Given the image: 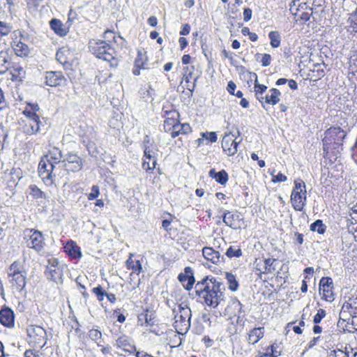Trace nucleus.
Instances as JSON below:
<instances>
[{"label": "nucleus", "instance_id": "obj_58", "mask_svg": "<svg viewBox=\"0 0 357 357\" xmlns=\"http://www.w3.org/2000/svg\"><path fill=\"white\" fill-rule=\"evenodd\" d=\"M103 38L107 40L105 41L108 43L109 42L110 38H113L114 42H116V36H114V32L110 30H107L105 31Z\"/></svg>", "mask_w": 357, "mask_h": 357}, {"label": "nucleus", "instance_id": "obj_48", "mask_svg": "<svg viewBox=\"0 0 357 357\" xmlns=\"http://www.w3.org/2000/svg\"><path fill=\"white\" fill-rule=\"evenodd\" d=\"M326 316V311L320 308L313 318V322L316 324L321 322L322 319Z\"/></svg>", "mask_w": 357, "mask_h": 357}, {"label": "nucleus", "instance_id": "obj_22", "mask_svg": "<svg viewBox=\"0 0 357 357\" xmlns=\"http://www.w3.org/2000/svg\"><path fill=\"white\" fill-rule=\"evenodd\" d=\"M242 311V304L236 298H231L228 306L225 308V313L233 314L240 317Z\"/></svg>", "mask_w": 357, "mask_h": 357}, {"label": "nucleus", "instance_id": "obj_50", "mask_svg": "<svg viewBox=\"0 0 357 357\" xmlns=\"http://www.w3.org/2000/svg\"><path fill=\"white\" fill-rule=\"evenodd\" d=\"M317 72V79H321L325 75L324 69L322 67V66L319 63H317L314 65V68L313 69L312 72Z\"/></svg>", "mask_w": 357, "mask_h": 357}, {"label": "nucleus", "instance_id": "obj_3", "mask_svg": "<svg viewBox=\"0 0 357 357\" xmlns=\"http://www.w3.org/2000/svg\"><path fill=\"white\" fill-rule=\"evenodd\" d=\"M347 135V131L340 127L331 126L328 128L324 132V137L322 139L324 151L328 153V146L332 143L334 144V148L342 146Z\"/></svg>", "mask_w": 357, "mask_h": 357}, {"label": "nucleus", "instance_id": "obj_24", "mask_svg": "<svg viewBox=\"0 0 357 357\" xmlns=\"http://www.w3.org/2000/svg\"><path fill=\"white\" fill-rule=\"evenodd\" d=\"M13 47L15 54L19 56H26L30 52L28 45L22 40L14 41Z\"/></svg>", "mask_w": 357, "mask_h": 357}, {"label": "nucleus", "instance_id": "obj_40", "mask_svg": "<svg viewBox=\"0 0 357 357\" xmlns=\"http://www.w3.org/2000/svg\"><path fill=\"white\" fill-rule=\"evenodd\" d=\"M42 122L38 119V121H33L30 123L29 128H27V133L32 135L38 132L40 130V126Z\"/></svg>", "mask_w": 357, "mask_h": 357}, {"label": "nucleus", "instance_id": "obj_16", "mask_svg": "<svg viewBox=\"0 0 357 357\" xmlns=\"http://www.w3.org/2000/svg\"><path fill=\"white\" fill-rule=\"evenodd\" d=\"M202 254L206 260L211 261L213 264H218L221 261H224L225 259L223 256H220L218 251L213 250L211 247H204L202 249Z\"/></svg>", "mask_w": 357, "mask_h": 357}, {"label": "nucleus", "instance_id": "obj_54", "mask_svg": "<svg viewBox=\"0 0 357 357\" xmlns=\"http://www.w3.org/2000/svg\"><path fill=\"white\" fill-rule=\"evenodd\" d=\"M256 76L257 75L255 74ZM267 89V86L264 84H260L257 82V77H256L255 84V91L259 92L264 93Z\"/></svg>", "mask_w": 357, "mask_h": 357}, {"label": "nucleus", "instance_id": "obj_30", "mask_svg": "<svg viewBox=\"0 0 357 357\" xmlns=\"http://www.w3.org/2000/svg\"><path fill=\"white\" fill-rule=\"evenodd\" d=\"M66 252L72 257L77 259L82 257V252L80 248L76 245V243L72 242L65 246Z\"/></svg>", "mask_w": 357, "mask_h": 357}, {"label": "nucleus", "instance_id": "obj_11", "mask_svg": "<svg viewBox=\"0 0 357 357\" xmlns=\"http://www.w3.org/2000/svg\"><path fill=\"white\" fill-rule=\"evenodd\" d=\"M236 137L231 132L225 133L222 140V148L224 152L231 156L238 151V146L241 142L236 141Z\"/></svg>", "mask_w": 357, "mask_h": 357}, {"label": "nucleus", "instance_id": "obj_12", "mask_svg": "<svg viewBox=\"0 0 357 357\" xmlns=\"http://www.w3.org/2000/svg\"><path fill=\"white\" fill-rule=\"evenodd\" d=\"M333 283L329 277H323L319 282V292L322 291V298L326 301L332 302L334 300L333 292Z\"/></svg>", "mask_w": 357, "mask_h": 357}, {"label": "nucleus", "instance_id": "obj_19", "mask_svg": "<svg viewBox=\"0 0 357 357\" xmlns=\"http://www.w3.org/2000/svg\"><path fill=\"white\" fill-rule=\"evenodd\" d=\"M26 272H24L15 276L9 277L13 288L18 292L22 291L26 285Z\"/></svg>", "mask_w": 357, "mask_h": 357}, {"label": "nucleus", "instance_id": "obj_2", "mask_svg": "<svg viewBox=\"0 0 357 357\" xmlns=\"http://www.w3.org/2000/svg\"><path fill=\"white\" fill-rule=\"evenodd\" d=\"M89 48L97 58L109 62L112 67L117 66L116 52L105 40L92 39L89 43Z\"/></svg>", "mask_w": 357, "mask_h": 357}, {"label": "nucleus", "instance_id": "obj_4", "mask_svg": "<svg viewBox=\"0 0 357 357\" xmlns=\"http://www.w3.org/2000/svg\"><path fill=\"white\" fill-rule=\"evenodd\" d=\"M175 329L178 331H187L190 326V320L191 318V310L186 305L183 306L182 304L178 305V310L174 309Z\"/></svg>", "mask_w": 357, "mask_h": 357}, {"label": "nucleus", "instance_id": "obj_62", "mask_svg": "<svg viewBox=\"0 0 357 357\" xmlns=\"http://www.w3.org/2000/svg\"><path fill=\"white\" fill-rule=\"evenodd\" d=\"M311 15H312V12L311 13L303 12L300 15L299 20H302L303 22H307L310 20Z\"/></svg>", "mask_w": 357, "mask_h": 357}, {"label": "nucleus", "instance_id": "obj_55", "mask_svg": "<svg viewBox=\"0 0 357 357\" xmlns=\"http://www.w3.org/2000/svg\"><path fill=\"white\" fill-rule=\"evenodd\" d=\"M287 179V176L280 172H279L277 175H273L272 177V181L273 183L284 182L286 181Z\"/></svg>", "mask_w": 357, "mask_h": 357}, {"label": "nucleus", "instance_id": "obj_14", "mask_svg": "<svg viewBox=\"0 0 357 357\" xmlns=\"http://www.w3.org/2000/svg\"><path fill=\"white\" fill-rule=\"evenodd\" d=\"M115 345L130 354L136 351V347L133 344L132 339L125 335H121L116 339Z\"/></svg>", "mask_w": 357, "mask_h": 357}, {"label": "nucleus", "instance_id": "obj_43", "mask_svg": "<svg viewBox=\"0 0 357 357\" xmlns=\"http://www.w3.org/2000/svg\"><path fill=\"white\" fill-rule=\"evenodd\" d=\"M295 186L292 190L291 193H295L296 192L307 193L306 191V185L303 181L301 179H297L294 181Z\"/></svg>", "mask_w": 357, "mask_h": 357}, {"label": "nucleus", "instance_id": "obj_57", "mask_svg": "<svg viewBox=\"0 0 357 357\" xmlns=\"http://www.w3.org/2000/svg\"><path fill=\"white\" fill-rule=\"evenodd\" d=\"M271 56L268 54H264L262 56L261 62L263 66H268L271 64Z\"/></svg>", "mask_w": 357, "mask_h": 357}, {"label": "nucleus", "instance_id": "obj_41", "mask_svg": "<svg viewBox=\"0 0 357 357\" xmlns=\"http://www.w3.org/2000/svg\"><path fill=\"white\" fill-rule=\"evenodd\" d=\"M275 261V259L268 258L264 260V273H272L275 271V267L273 263Z\"/></svg>", "mask_w": 357, "mask_h": 357}, {"label": "nucleus", "instance_id": "obj_44", "mask_svg": "<svg viewBox=\"0 0 357 357\" xmlns=\"http://www.w3.org/2000/svg\"><path fill=\"white\" fill-rule=\"evenodd\" d=\"M226 255L229 258L239 257L242 255V251L240 248H235L233 246H230L227 250Z\"/></svg>", "mask_w": 357, "mask_h": 357}, {"label": "nucleus", "instance_id": "obj_49", "mask_svg": "<svg viewBox=\"0 0 357 357\" xmlns=\"http://www.w3.org/2000/svg\"><path fill=\"white\" fill-rule=\"evenodd\" d=\"M202 137L208 139L211 142H215L218 139L216 132H202Z\"/></svg>", "mask_w": 357, "mask_h": 357}, {"label": "nucleus", "instance_id": "obj_46", "mask_svg": "<svg viewBox=\"0 0 357 357\" xmlns=\"http://www.w3.org/2000/svg\"><path fill=\"white\" fill-rule=\"evenodd\" d=\"M88 335L89 338L93 341L100 340L102 337V333L98 329H91L89 331Z\"/></svg>", "mask_w": 357, "mask_h": 357}, {"label": "nucleus", "instance_id": "obj_26", "mask_svg": "<svg viewBox=\"0 0 357 357\" xmlns=\"http://www.w3.org/2000/svg\"><path fill=\"white\" fill-rule=\"evenodd\" d=\"M50 27L59 36H65L68 31L64 28L63 23L57 19H52L50 22Z\"/></svg>", "mask_w": 357, "mask_h": 357}, {"label": "nucleus", "instance_id": "obj_35", "mask_svg": "<svg viewBox=\"0 0 357 357\" xmlns=\"http://www.w3.org/2000/svg\"><path fill=\"white\" fill-rule=\"evenodd\" d=\"M268 37L271 40V45L274 47H278L280 45V35L278 31H272L268 33Z\"/></svg>", "mask_w": 357, "mask_h": 357}, {"label": "nucleus", "instance_id": "obj_63", "mask_svg": "<svg viewBox=\"0 0 357 357\" xmlns=\"http://www.w3.org/2000/svg\"><path fill=\"white\" fill-rule=\"evenodd\" d=\"M24 357H40L38 352H36L33 350L29 349L24 352Z\"/></svg>", "mask_w": 357, "mask_h": 357}, {"label": "nucleus", "instance_id": "obj_38", "mask_svg": "<svg viewBox=\"0 0 357 357\" xmlns=\"http://www.w3.org/2000/svg\"><path fill=\"white\" fill-rule=\"evenodd\" d=\"M12 30V26L9 23L0 21V43L4 36H8Z\"/></svg>", "mask_w": 357, "mask_h": 357}, {"label": "nucleus", "instance_id": "obj_28", "mask_svg": "<svg viewBox=\"0 0 357 357\" xmlns=\"http://www.w3.org/2000/svg\"><path fill=\"white\" fill-rule=\"evenodd\" d=\"M10 57L7 52H0V75L4 74L10 68Z\"/></svg>", "mask_w": 357, "mask_h": 357}, {"label": "nucleus", "instance_id": "obj_10", "mask_svg": "<svg viewBox=\"0 0 357 357\" xmlns=\"http://www.w3.org/2000/svg\"><path fill=\"white\" fill-rule=\"evenodd\" d=\"M61 164L68 172H77L82 168V159L73 153H68L62 160Z\"/></svg>", "mask_w": 357, "mask_h": 357}, {"label": "nucleus", "instance_id": "obj_37", "mask_svg": "<svg viewBox=\"0 0 357 357\" xmlns=\"http://www.w3.org/2000/svg\"><path fill=\"white\" fill-rule=\"evenodd\" d=\"M326 225L323 223L322 220H317L310 225V230L312 231H317L319 234H323L326 231Z\"/></svg>", "mask_w": 357, "mask_h": 357}, {"label": "nucleus", "instance_id": "obj_60", "mask_svg": "<svg viewBox=\"0 0 357 357\" xmlns=\"http://www.w3.org/2000/svg\"><path fill=\"white\" fill-rule=\"evenodd\" d=\"M97 345H98V347H101L100 351L102 354L107 355V354H109L111 353L112 347L110 345L107 344V346L104 347L99 342H97Z\"/></svg>", "mask_w": 357, "mask_h": 357}, {"label": "nucleus", "instance_id": "obj_45", "mask_svg": "<svg viewBox=\"0 0 357 357\" xmlns=\"http://www.w3.org/2000/svg\"><path fill=\"white\" fill-rule=\"evenodd\" d=\"M92 292L96 296L97 299L99 301H102L106 294V291L103 289L102 286L98 285L96 287L93 288Z\"/></svg>", "mask_w": 357, "mask_h": 357}, {"label": "nucleus", "instance_id": "obj_39", "mask_svg": "<svg viewBox=\"0 0 357 357\" xmlns=\"http://www.w3.org/2000/svg\"><path fill=\"white\" fill-rule=\"evenodd\" d=\"M226 279L229 283V289L233 291H236L238 287V283L236 280V277L230 273H227Z\"/></svg>", "mask_w": 357, "mask_h": 357}, {"label": "nucleus", "instance_id": "obj_36", "mask_svg": "<svg viewBox=\"0 0 357 357\" xmlns=\"http://www.w3.org/2000/svg\"><path fill=\"white\" fill-rule=\"evenodd\" d=\"M278 347L279 345L276 343L271 344L267 348L266 353L261 356V357H278L280 355V351L277 350Z\"/></svg>", "mask_w": 357, "mask_h": 357}, {"label": "nucleus", "instance_id": "obj_61", "mask_svg": "<svg viewBox=\"0 0 357 357\" xmlns=\"http://www.w3.org/2000/svg\"><path fill=\"white\" fill-rule=\"evenodd\" d=\"M236 84L233 82V81H229L228 82V84H227V91L230 93V94H232V95H234V91L236 89Z\"/></svg>", "mask_w": 357, "mask_h": 357}, {"label": "nucleus", "instance_id": "obj_42", "mask_svg": "<svg viewBox=\"0 0 357 357\" xmlns=\"http://www.w3.org/2000/svg\"><path fill=\"white\" fill-rule=\"evenodd\" d=\"M146 61L147 59L145 54H143L141 52H138L137 57L135 61V66L140 67L142 69L146 68Z\"/></svg>", "mask_w": 357, "mask_h": 357}, {"label": "nucleus", "instance_id": "obj_9", "mask_svg": "<svg viewBox=\"0 0 357 357\" xmlns=\"http://www.w3.org/2000/svg\"><path fill=\"white\" fill-rule=\"evenodd\" d=\"M158 150L151 146H146L144 148V159L142 168L146 172H151L157 164Z\"/></svg>", "mask_w": 357, "mask_h": 357}, {"label": "nucleus", "instance_id": "obj_59", "mask_svg": "<svg viewBox=\"0 0 357 357\" xmlns=\"http://www.w3.org/2000/svg\"><path fill=\"white\" fill-rule=\"evenodd\" d=\"M252 11L250 8H246L243 10V20L245 22H248L251 20Z\"/></svg>", "mask_w": 357, "mask_h": 357}, {"label": "nucleus", "instance_id": "obj_53", "mask_svg": "<svg viewBox=\"0 0 357 357\" xmlns=\"http://www.w3.org/2000/svg\"><path fill=\"white\" fill-rule=\"evenodd\" d=\"M23 113L30 119L31 121H36L40 119L39 116L36 112H33L32 111L25 109Z\"/></svg>", "mask_w": 357, "mask_h": 357}, {"label": "nucleus", "instance_id": "obj_25", "mask_svg": "<svg viewBox=\"0 0 357 357\" xmlns=\"http://www.w3.org/2000/svg\"><path fill=\"white\" fill-rule=\"evenodd\" d=\"M263 330V327H258L252 329L248 334V342L253 344L257 343L264 337Z\"/></svg>", "mask_w": 357, "mask_h": 357}, {"label": "nucleus", "instance_id": "obj_64", "mask_svg": "<svg viewBox=\"0 0 357 357\" xmlns=\"http://www.w3.org/2000/svg\"><path fill=\"white\" fill-rule=\"evenodd\" d=\"M335 357H350L348 351H343L340 349L335 351Z\"/></svg>", "mask_w": 357, "mask_h": 357}, {"label": "nucleus", "instance_id": "obj_15", "mask_svg": "<svg viewBox=\"0 0 357 357\" xmlns=\"http://www.w3.org/2000/svg\"><path fill=\"white\" fill-rule=\"evenodd\" d=\"M306 199V193L304 192H296L295 193H291V202L292 206L296 211H301L303 209L305 205Z\"/></svg>", "mask_w": 357, "mask_h": 357}, {"label": "nucleus", "instance_id": "obj_27", "mask_svg": "<svg viewBox=\"0 0 357 357\" xmlns=\"http://www.w3.org/2000/svg\"><path fill=\"white\" fill-rule=\"evenodd\" d=\"M269 93L271 94H266L265 96V102L272 105H275L280 101V96L281 95V93L275 88L270 89Z\"/></svg>", "mask_w": 357, "mask_h": 357}, {"label": "nucleus", "instance_id": "obj_18", "mask_svg": "<svg viewBox=\"0 0 357 357\" xmlns=\"http://www.w3.org/2000/svg\"><path fill=\"white\" fill-rule=\"evenodd\" d=\"M14 313L9 307H5L0 311V323L6 327H11L14 325Z\"/></svg>", "mask_w": 357, "mask_h": 357}, {"label": "nucleus", "instance_id": "obj_31", "mask_svg": "<svg viewBox=\"0 0 357 357\" xmlns=\"http://www.w3.org/2000/svg\"><path fill=\"white\" fill-rule=\"evenodd\" d=\"M25 272L23 270V266L20 261H14L12 263L8 270V276H15V275L20 274Z\"/></svg>", "mask_w": 357, "mask_h": 357}, {"label": "nucleus", "instance_id": "obj_29", "mask_svg": "<svg viewBox=\"0 0 357 357\" xmlns=\"http://www.w3.org/2000/svg\"><path fill=\"white\" fill-rule=\"evenodd\" d=\"M241 220L238 213L231 214L229 211H227L223 215V222L229 227L235 228V221Z\"/></svg>", "mask_w": 357, "mask_h": 357}, {"label": "nucleus", "instance_id": "obj_47", "mask_svg": "<svg viewBox=\"0 0 357 357\" xmlns=\"http://www.w3.org/2000/svg\"><path fill=\"white\" fill-rule=\"evenodd\" d=\"M56 59L63 65L68 63V59L65 54V51L62 50L57 51L56 54Z\"/></svg>", "mask_w": 357, "mask_h": 357}, {"label": "nucleus", "instance_id": "obj_23", "mask_svg": "<svg viewBox=\"0 0 357 357\" xmlns=\"http://www.w3.org/2000/svg\"><path fill=\"white\" fill-rule=\"evenodd\" d=\"M208 175L210 177L215 178L221 185H225L229 179L228 174L224 169L216 172L215 169H211L209 171Z\"/></svg>", "mask_w": 357, "mask_h": 357}, {"label": "nucleus", "instance_id": "obj_7", "mask_svg": "<svg viewBox=\"0 0 357 357\" xmlns=\"http://www.w3.org/2000/svg\"><path fill=\"white\" fill-rule=\"evenodd\" d=\"M47 261V264L45 271L47 278L56 283L62 282L63 271L59 266L57 259L50 257Z\"/></svg>", "mask_w": 357, "mask_h": 357}, {"label": "nucleus", "instance_id": "obj_32", "mask_svg": "<svg viewBox=\"0 0 357 357\" xmlns=\"http://www.w3.org/2000/svg\"><path fill=\"white\" fill-rule=\"evenodd\" d=\"M10 75H12L11 79L13 81H21L25 75V71L23 68L20 66L10 67Z\"/></svg>", "mask_w": 357, "mask_h": 357}, {"label": "nucleus", "instance_id": "obj_20", "mask_svg": "<svg viewBox=\"0 0 357 357\" xmlns=\"http://www.w3.org/2000/svg\"><path fill=\"white\" fill-rule=\"evenodd\" d=\"M191 131V127L188 123H181L179 121L173 125L172 130L170 132L171 137L175 138L179 135L187 134Z\"/></svg>", "mask_w": 357, "mask_h": 357}, {"label": "nucleus", "instance_id": "obj_6", "mask_svg": "<svg viewBox=\"0 0 357 357\" xmlns=\"http://www.w3.org/2000/svg\"><path fill=\"white\" fill-rule=\"evenodd\" d=\"M26 331L30 342L34 345H38L41 349L45 345L47 333L43 328L38 325H31L28 326Z\"/></svg>", "mask_w": 357, "mask_h": 357}, {"label": "nucleus", "instance_id": "obj_8", "mask_svg": "<svg viewBox=\"0 0 357 357\" xmlns=\"http://www.w3.org/2000/svg\"><path fill=\"white\" fill-rule=\"evenodd\" d=\"M54 168V163L50 162L47 158H41L38 165V174L42 180L47 184L53 183V178L55 177Z\"/></svg>", "mask_w": 357, "mask_h": 357}, {"label": "nucleus", "instance_id": "obj_21", "mask_svg": "<svg viewBox=\"0 0 357 357\" xmlns=\"http://www.w3.org/2000/svg\"><path fill=\"white\" fill-rule=\"evenodd\" d=\"M43 158H47L50 162L56 165L61 163L63 155L61 151L58 148L52 147Z\"/></svg>", "mask_w": 357, "mask_h": 357}, {"label": "nucleus", "instance_id": "obj_51", "mask_svg": "<svg viewBox=\"0 0 357 357\" xmlns=\"http://www.w3.org/2000/svg\"><path fill=\"white\" fill-rule=\"evenodd\" d=\"M99 188L98 185H93L91 188V192L88 195V199L89 200H93L97 198L99 195Z\"/></svg>", "mask_w": 357, "mask_h": 357}, {"label": "nucleus", "instance_id": "obj_13", "mask_svg": "<svg viewBox=\"0 0 357 357\" xmlns=\"http://www.w3.org/2000/svg\"><path fill=\"white\" fill-rule=\"evenodd\" d=\"M66 82V79L61 72L49 71L45 75V83L47 85L56 87L57 86L63 85Z\"/></svg>", "mask_w": 357, "mask_h": 357}, {"label": "nucleus", "instance_id": "obj_52", "mask_svg": "<svg viewBox=\"0 0 357 357\" xmlns=\"http://www.w3.org/2000/svg\"><path fill=\"white\" fill-rule=\"evenodd\" d=\"M178 121L174 119H167V120H165V130L167 132V131H172V128H173V125L176 123H178Z\"/></svg>", "mask_w": 357, "mask_h": 357}, {"label": "nucleus", "instance_id": "obj_34", "mask_svg": "<svg viewBox=\"0 0 357 357\" xmlns=\"http://www.w3.org/2000/svg\"><path fill=\"white\" fill-rule=\"evenodd\" d=\"M29 195L36 199H43L46 198V195L40 188L36 185H31L29 186Z\"/></svg>", "mask_w": 357, "mask_h": 357}, {"label": "nucleus", "instance_id": "obj_1", "mask_svg": "<svg viewBox=\"0 0 357 357\" xmlns=\"http://www.w3.org/2000/svg\"><path fill=\"white\" fill-rule=\"evenodd\" d=\"M196 294L204 299L205 303L216 308L225 301V284L215 278L205 277L195 287Z\"/></svg>", "mask_w": 357, "mask_h": 357}, {"label": "nucleus", "instance_id": "obj_56", "mask_svg": "<svg viewBox=\"0 0 357 357\" xmlns=\"http://www.w3.org/2000/svg\"><path fill=\"white\" fill-rule=\"evenodd\" d=\"M193 69H194V66L191 67V70L189 69V67H185L184 68L185 73L183 76L185 77V80L186 82H188L190 79L192 78V75H193V72H192Z\"/></svg>", "mask_w": 357, "mask_h": 357}, {"label": "nucleus", "instance_id": "obj_5", "mask_svg": "<svg viewBox=\"0 0 357 357\" xmlns=\"http://www.w3.org/2000/svg\"><path fill=\"white\" fill-rule=\"evenodd\" d=\"M24 240L26 247L33 249L38 253H40L45 246L44 237L38 230L33 229H26L24 231Z\"/></svg>", "mask_w": 357, "mask_h": 357}, {"label": "nucleus", "instance_id": "obj_33", "mask_svg": "<svg viewBox=\"0 0 357 357\" xmlns=\"http://www.w3.org/2000/svg\"><path fill=\"white\" fill-rule=\"evenodd\" d=\"M132 255H130V257L126 261V265L128 269H132L134 273H137L139 274L142 270V264L139 260L133 261L132 259Z\"/></svg>", "mask_w": 357, "mask_h": 357}, {"label": "nucleus", "instance_id": "obj_17", "mask_svg": "<svg viewBox=\"0 0 357 357\" xmlns=\"http://www.w3.org/2000/svg\"><path fill=\"white\" fill-rule=\"evenodd\" d=\"M178 279L181 283H184L187 281L186 284H183V287L187 290H190L195 282L193 272L190 267L185 268V273H180L178 276Z\"/></svg>", "mask_w": 357, "mask_h": 357}]
</instances>
